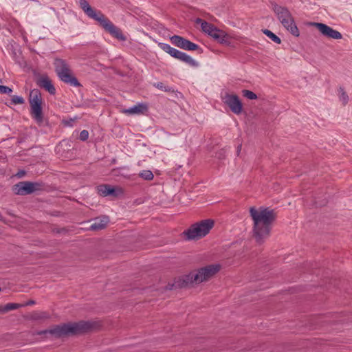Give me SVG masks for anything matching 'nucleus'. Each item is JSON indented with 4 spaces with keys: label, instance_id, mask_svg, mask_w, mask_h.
Returning a JSON list of instances; mask_svg holds the SVG:
<instances>
[{
    "label": "nucleus",
    "instance_id": "obj_1",
    "mask_svg": "<svg viewBox=\"0 0 352 352\" xmlns=\"http://www.w3.org/2000/svg\"><path fill=\"white\" fill-rule=\"evenodd\" d=\"M250 214L253 220V236L258 244H262L270 236L272 226L276 218L274 210L261 207H252Z\"/></svg>",
    "mask_w": 352,
    "mask_h": 352
},
{
    "label": "nucleus",
    "instance_id": "obj_2",
    "mask_svg": "<svg viewBox=\"0 0 352 352\" xmlns=\"http://www.w3.org/2000/svg\"><path fill=\"white\" fill-rule=\"evenodd\" d=\"M79 5L89 18L98 21L100 25L112 36L120 41L126 40V37L122 34V30L113 25L100 11L94 9L86 0H79Z\"/></svg>",
    "mask_w": 352,
    "mask_h": 352
},
{
    "label": "nucleus",
    "instance_id": "obj_3",
    "mask_svg": "<svg viewBox=\"0 0 352 352\" xmlns=\"http://www.w3.org/2000/svg\"><path fill=\"white\" fill-rule=\"evenodd\" d=\"M94 328V324L87 321L56 325L49 329V335L58 338L67 336L81 334L91 331Z\"/></svg>",
    "mask_w": 352,
    "mask_h": 352
},
{
    "label": "nucleus",
    "instance_id": "obj_4",
    "mask_svg": "<svg viewBox=\"0 0 352 352\" xmlns=\"http://www.w3.org/2000/svg\"><path fill=\"white\" fill-rule=\"evenodd\" d=\"M221 269L219 264H212L190 272L183 276V286L199 284L208 281L214 276Z\"/></svg>",
    "mask_w": 352,
    "mask_h": 352
},
{
    "label": "nucleus",
    "instance_id": "obj_5",
    "mask_svg": "<svg viewBox=\"0 0 352 352\" xmlns=\"http://www.w3.org/2000/svg\"><path fill=\"white\" fill-rule=\"evenodd\" d=\"M272 10L283 27L294 36H299V30L295 23L294 19L286 7L274 3L272 5Z\"/></svg>",
    "mask_w": 352,
    "mask_h": 352
},
{
    "label": "nucleus",
    "instance_id": "obj_6",
    "mask_svg": "<svg viewBox=\"0 0 352 352\" xmlns=\"http://www.w3.org/2000/svg\"><path fill=\"white\" fill-rule=\"evenodd\" d=\"M214 222L212 219H204L192 224L188 230L183 232L188 240L200 239L205 236L213 228Z\"/></svg>",
    "mask_w": 352,
    "mask_h": 352
},
{
    "label": "nucleus",
    "instance_id": "obj_7",
    "mask_svg": "<svg viewBox=\"0 0 352 352\" xmlns=\"http://www.w3.org/2000/svg\"><path fill=\"white\" fill-rule=\"evenodd\" d=\"M55 71L58 78L65 83L73 87H80L78 79L74 76L69 66L65 60L56 58L54 60Z\"/></svg>",
    "mask_w": 352,
    "mask_h": 352
},
{
    "label": "nucleus",
    "instance_id": "obj_8",
    "mask_svg": "<svg viewBox=\"0 0 352 352\" xmlns=\"http://www.w3.org/2000/svg\"><path fill=\"white\" fill-rule=\"evenodd\" d=\"M29 102L32 118L38 123H41L43 120L42 111L43 98L41 93L38 89H34L30 91Z\"/></svg>",
    "mask_w": 352,
    "mask_h": 352
},
{
    "label": "nucleus",
    "instance_id": "obj_9",
    "mask_svg": "<svg viewBox=\"0 0 352 352\" xmlns=\"http://www.w3.org/2000/svg\"><path fill=\"white\" fill-rule=\"evenodd\" d=\"M41 184L37 182H20L13 186L16 195H27L41 189Z\"/></svg>",
    "mask_w": 352,
    "mask_h": 352
},
{
    "label": "nucleus",
    "instance_id": "obj_10",
    "mask_svg": "<svg viewBox=\"0 0 352 352\" xmlns=\"http://www.w3.org/2000/svg\"><path fill=\"white\" fill-rule=\"evenodd\" d=\"M222 100L234 113L239 115L242 112L243 105L239 98L236 95L226 93L222 97Z\"/></svg>",
    "mask_w": 352,
    "mask_h": 352
},
{
    "label": "nucleus",
    "instance_id": "obj_11",
    "mask_svg": "<svg viewBox=\"0 0 352 352\" xmlns=\"http://www.w3.org/2000/svg\"><path fill=\"white\" fill-rule=\"evenodd\" d=\"M311 25L316 28L321 34L327 38L336 40L342 38V35L340 32L324 23L314 22L311 23Z\"/></svg>",
    "mask_w": 352,
    "mask_h": 352
},
{
    "label": "nucleus",
    "instance_id": "obj_12",
    "mask_svg": "<svg viewBox=\"0 0 352 352\" xmlns=\"http://www.w3.org/2000/svg\"><path fill=\"white\" fill-rule=\"evenodd\" d=\"M170 41L175 46L185 50L195 51L199 48L198 45L178 35L170 37Z\"/></svg>",
    "mask_w": 352,
    "mask_h": 352
},
{
    "label": "nucleus",
    "instance_id": "obj_13",
    "mask_svg": "<svg viewBox=\"0 0 352 352\" xmlns=\"http://www.w3.org/2000/svg\"><path fill=\"white\" fill-rule=\"evenodd\" d=\"M98 192L100 195L103 197H118L123 194V190L121 188H115L110 185L105 184L98 186Z\"/></svg>",
    "mask_w": 352,
    "mask_h": 352
},
{
    "label": "nucleus",
    "instance_id": "obj_14",
    "mask_svg": "<svg viewBox=\"0 0 352 352\" xmlns=\"http://www.w3.org/2000/svg\"><path fill=\"white\" fill-rule=\"evenodd\" d=\"M37 85L47 91L50 94L56 93V89L52 83V81L47 76H41L36 80Z\"/></svg>",
    "mask_w": 352,
    "mask_h": 352
},
{
    "label": "nucleus",
    "instance_id": "obj_15",
    "mask_svg": "<svg viewBox=\"0 0 352 352\" xmlns=\"http://www.w3.org/2000/svg\"><path fill=\"white\" fill-rule=\"evenodd\" d=\"M109 221V218L106 216L96 218L94 219L89 229L94 231L101 230L106 228Z\"/></svg>",
    "mask_w": 352,
    "mask_h": 352
},
{
    "label": "nucleus",
    "instance_id": "obj_16",
    "mask_svg": "<svg viewBox=\"0 0 352 352\" xmlns=\"http://www.w3.org/2000/svg\"><path fill=\"white\" fill-rule=\"evenodd\" d=\"M148 107L146 104L139 103L129 109L122 110V112L127 115L142 114L146 111Z\"/></svg>",
    "mask_w": 352,
    "mask_h": 352
},
{
    "label": "nucleus",
    "instance_id": "obj_17",
    "mask_svg": "<svg viewBox=\"0 0 352 352\" xmlns=\"http://www.w3.org/2000/svg\"><path fill=\"white\" fill-rule=\"evenodd\" d=\"M195 23L197 24H199L202 31L205 33H207L208 35H210L216 28L212 24L209 23L200 18H197L195 21Z\"/></svg>",
    "mask_w": 352,
    "mask_h": 352
},
{
    "label": "nucleus",
    "instance_id": "obj_18",
    "mask_svg": "<svg viewBox=\"0 0 352 352\" xmlns=\"http://www.w3.org/2000/svg\"><path fill=\"white\" fill-rule=\"evenodd\" d=\"M210 36L220 43H226L227 42L226 34L217 28H215Z\"/></svg>",
    "mask_w": 352,
    "mask_h": 352
},
{
    "label": "nucleus",
    "instance_id": "obj_19",
    "mask_svg": "<svg viewBox=\"0 0 352 352\" xmlns=\"http://www.w3.org/2000/svg\"><path fill=\"white\" fill-rule=\"evenodd\" d=\"M338 97L340 101L342 103L343 105H346L349 102V96L344 91V88L340 87L338 89Z\"/></svg>",
    "mask_w": 352,
    "mask_h": 352
},
{
    "label": "nucleus",
    "instance_id": "obj_20",
    "mask_svg": "<svg viewBox=\"0 0 352 352\" xmlns=\"http://www.w3.org/2000/svg\"><path fill=\"white\" fill-rule=\"evenodd\" d=\"M50 318V315L46 312H34L31 315V319L34 320H46Z\"/></svg>",
    "mask_w": 352,
    "mask_h": 352
},
{
    "label": "nucleus",
    "instance_id": "obj_21",
    "mask_svg": "<svg viewBox=\"0 0 352 352\" xmlns=\"http://www.w3.org/2000/svg\"><path fill=\"white\" fill-rule=\"evenodd\" d=\"M182 61L184 62L185 63L189 65L191 67H197L199 65L198 63L196 60H195L191 56H188L186 53L184 55Z\"/></svg>",
    "mask_w": 352,
    "mask_h": 352
},
{
    "label": "nucleus",
    "instance_id": "obj_22",
    "mask_svg": "<svg viewBox=\"0 0 352 352\" xmlns=\"http://www.w3.org/2000/svg\"><path fill=\"white\" fill-rule=\"evenodd\" d=\"M263 32L276 43L280 44L281 43L280 38L270 30L265 29L263 30Z\"/></svg>",
    "mask_w": 352,
    "mask_h": 352
},
{
    "label": "nucleus",
    "instance_id": "obj_23",
    "mask_svg": "<svg viewBox=\"0 0 352 352\" xmlns=\"http://www.w3.org/2000/svg\"><path fill=\"white\" fill-rule=\"evenodd\" d=\"M140 177L146 180H152L153 179V174L151 170H145L139 174Z\"/></svg>",
    "mask_w": 352,
    "mask_h": 352
},
{
    "label": "nucleus",
    "instance_id": "obj_24",
    "mask_svg": "<svg viewBox=\"0 0 352 352\" xmlns=\"http://www.w3.org/2000/svg\"><path fill=\"white\" fill-rule=\"evenodd\" d=\"M243 96L250 100H255L257 98L256 94L250 90L244 89L242 91Z\"/></svg>",
    "mask_w": 352,
    "mask_h": 352
},
{
    "label": "nucleus",
    "instance_id": "obj_25",
    "mask_svg": "<svg viewBox=\"0 0 352 352\" xmlns=\"http://www.w3.org/2000/svg\"><path fill=\"white\" fill-rule=\"evenodd\" d=\"M11 100L14 104H22L25 102L23 98L19 96H13Z\"/></svg>",
    "mask_w": 352,
    "mask_h": 352
},
{
    "label": "nucleus",
    "instance_id": "obj_26",
    "mask_svg": "<svg viewBox=\"0 0 352 352\" xmlns=\"http://www.w3.org/2000/svg\"><path fill=\"white\" fill-rule=\"evenodd\" d=\"M21 305L20 304L16 303H8L6 306H4V310H6V312H8L11 310H14L16 309H18Z\"/></svg>",
    "mask_w": 352,
    "mask_h": 352
},
{
    "label": "nucleus",
    "instance_id": "obj_27",
    "mask_svg": "<svg viewBox=\"0 0 352 352\" xmlns=\"http://www.w3.org/2000/svg\"><path fill=\"white\" fill-rule=\"evenodd\" d=\"M12 92V90L10 87H8L7 86H4V85H0V94H10Z\"/></svg>",
    "mask_w": 352,
    "mask_h": 352
},
{
    "label": "nucleus",
    "instance_id": "obj_28",
    "mask_svg": "<svg viewBox=\"0 0 352 352\" xmlns=\"http://www.w3.org/2000/svg\"><path fill=\"white\" fill-rule=\"evenodd\" d=\"M158 46L163 50L165 52L168 53L169 52V51L171 49V46L169 45L168 44H166V43H160L158 44Z\"/></svg>",
    "mask_w": 352,
    "mask_h": 352
},
{
    "label": "nucleus",
    "instance_id": "obj_29",
    "mask_svg": "<svg viewBox=\"0 0 352 352\" xmlns=\"http://www.w3.org/2000/svg\"><path fill=\"white\" fill-rule=\"evenodd\" d=\"M88 138H89L88 131L82 130L80 133V136H79L80 140L82 141H85L88 139Z\"/></svg>",
    "mask_w": 352,
    "mask_h": 352
},
{
    "label": "nucleus",
    "instance_id": "obj_30",
    "mask_svg": "<svg viewBox=\"0 0 352 352\" xmlns=\"http://www.w3.org/2000/svg\"><path fill=\"white\" fill-rule=\"evenodd\" d=\"M154 86H155V87H157V89H161V90H163V91H169V90H170V89H169V88L166 87L164 85V84H163L162 82H159L155 83V84L154 85Z\"/></svg>",
    "mask_w": 352,
    "mask_h": 352
},
{
    "label": "nucleus",
    "instance_id": "obj_31",
    "mask_svg": "<svg viewBox=\"0 0 352 352\" xmlns=\"http://www.w3.org/2000/svg\"><path fill=\"white\" fill-rule=\"evenodd\" d=\"M34 335L45 336V337H47V335H49V329L36 331L34 333Z\"/></svg>",
    "mask_w": 352,
    "mask_h": 352
},
{
    "label": "nucleus",
    "instance_id": "obj_32",
    "mask_svg": "<svg viewBox=\"0 0 352 352\" xmlns=\"http://www.w3.org/2000/svg\"><path fill=\"white\" fill-rule=\"evenodd\" d=\"M184 54V52L178 50L176 55L175 56V58L182 61Z\"/></svg>",
    "mask_w": 352,
    "mask_h": 352
},
{
    "label": "nucleus",
    "instance_id": "obj_33",
    "mask_svg": "<svg viewBox=\"0 0 352 352\" xmlns=\"http://www.w3.org/2000/svg\"><path fill=\"white\" fill-rule=\"evenodd\" d=\"M184 54V52L178 50L176 55L175 56V58L182 61Z\"/></svg>",
    "mask_w": 352,
    "mask_h": 352
},
{
    "label": "nucleus",
    "instance_id": "obj_34",
    "mask_svg": "<svg viewBox=\"0 0 352 352\" xmlns=\"http://www.w3.org/2000/svg\"><path fill=\"white\" fill-rule=\"evenodd\" d=\"M177 50L175 49V48H173V47H171L170 50L169 51L168 54L175 58V56L176 55L177 52Z\"/></svg>",
    "mask_w": 352,
    "mask_h": 352
},
{
    "label": "nucleus",
    "instance_id": "obj_35",
    "mask_svg": "<svg viewBox=\"0 0 352 352\" xmlns=\"http://www.w3.org/2000/svg\"><path fill=\"white\" fill-rule=\"evenodd\" d=\"M6 313V310H4V307L0 306V314Z\"/></svg>",
    "mask_w": 352,
    "mask_h": 352
},
{
    "label": "nucleus",
    "instance_id": "obj_36",
    "mask_svg": "<svg viewBox=\"0 0 352 352\" xmlns=\"http://www.w3.org/2000/svg\"><path fill=\"white\" fill-rule=\"evenodd\" d=\"M34 304V300H30L29 302H27V305H33Z\"/></svg>",
    "mask_w": 352,
    "mask_h": 352
},
{
    "label": "nucleus",
    "instance_id": "obj_37",
    "mask_svg": "<svg viewBox=\"0 0 352 352\" xmlns=\"http://www.w3.org/2000/svg\"><path fill=\"white\" fill-rule=\"evenodd\" d=\"M241 149V145L238 146L237 152L239 153Z\"/></svg>",
    "mask_w": 352,
    "mask_h": 352
},
{
    "label": "nucleus",
    "instance_id": "obj_38",
    "mask_svg": "<svg viewBox=\"0 0 352 352\" xmlns=\"http://www.w3.org/2000/svg\"><path fill=\"white\" fill-rule=\"evenodd\" d=\"M3 219V217L1 215V214L0 213V220L1 221Z\"/></svg>",
    "mask_w": 352,
    "mask_h": 352
}]
</instances>
